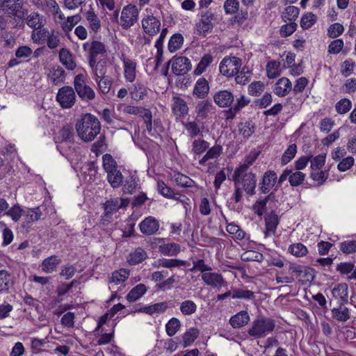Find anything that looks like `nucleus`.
I'll return each instance as SVG.
<instances>
[{
	"instance_id": "nucleus-1",
	"label": "nucleus",
	"mask_w": 356,
	"mask_h": 356,
	"mask_svg": "<svg viewBox=\"0 0 356 356\" xmlns=\"http://www.w3.org/2000/svg\"><path fill=\"white\" fill-rule=\"evenodd\" d=\"M75 128L80 139L84 142H91L99 134L102 127L96 116L86 113L77 120Z\"/></svg>"
},
{
	"instance_id": "nucleus-2",
	"label": "nucleus",
	"mask_w": 356,
	"mask_h": 356,
	"mask_svg": "<svg viewBox=\"0 0 356 356\" xmlns=\"http://www.w3.org/2000/svg\"><path fill=\"white\" fill-rule=\"evenodd\" d=\"M25 0H0V13L12 19L15 27L21 26L29 13Z\"/></svg>"
},
{
	"instance_id": "nucleus-3",
	"label": "nucleus",
	"mask_w": 356,
	"mask_h": 356,
	"mask_svg": "<svg viewBox=\"0 0 356 356\" xmlns=\"http://www.w3.org/2000/svg\"><path fill=\"white\" fill-rule=\"evenodd\" d=\"M276 327L275 321L264 316H257L248 330V334L255 339L264 338L272 333Z\"/></svg>"
},
{
	"instance_id": "nucleus-4",
	"label": "nucleus",
	"mask_w": 356,
	"mask_h": 356,
	"mask_svg": "<svg viewBox=\"0 0 356 356\" xmlns=\"http://www.w3.org/2000/svg\"><path fill=\"white\" fill-rule=\"evenodd\" d=\"M233 181L234 185L242 184L243 189L248 195H253L255 193V188L257 186L256 176L254 173L245 172L236 176L235 171L233 175Z\"/></svg>"
},
{
	"instance_id": "nucleus-5",
	"label": "nucleus",
	"mask_w": 356,
	"mask_h": 356,
	"mask_svg": "<svg viewBox=\"0 0 356 356\" xmlns=\"http://www.w3.org/2000/svg\"><path fill=\"white\" fill-rule=\"evenodd\" d=\"M74 85L76 92L82 100L88 102L95 99V91L91 87L86 84L83 74H79L75 76Z\"/></svg>"
},
{
	"instance_id": "nucleus-6",
	"label": "nucleus",
	"mask_w": 356,
	"mask_h": 356,
	"mask_svg": "<svg viewBox=\"0 0 356 356\" xmlns=\"http://www.w3.org/2000/svg\"><path fill=\"white\" fill-rule=\"evenodd\" d=\"M56 100L63 108H72L76 102V95L71 86H63L58 90Z\"/></svg>"
},
{
	"instance_id": "nucleus-7",
	"label": "nucleus",
	"mask_w": 356,
	"mask_h": 356,
	"mask_svg": "<svg viewBox=\"0 0 356 356\" xmlns=\"http://www.w3.org/2000/svg\"><path fill=\"white\" fill-rule=\"evenodd\" d=\"M241 66V60L237 57L225 58L220 63V73L227 77L233 76Z\"/></svg>"
},
{
	"instance_id": "nucleus-8",
	"label": "nucleus",
	"mask_w": 356,
	"mask_h": 356,
	"mask_svg": "<svg viewBox=\"0 0 356 356\" xmlns=\"http://www.w3.org/2000/svg\"><path fill=\"white\" fill-rule=\"evenodd\" d=\"M138 17V8L136 6L129 4L122 9L120 17V25L123 29H128L137 22Z\"/></svg>"
},
{
	"instance_id": "nucleus-9",
	"label": "nucleus",
	"mask_w": 356,
	"mask_h": 356,
	"mask_svg": "<svg viewBox=\"0 0 356 356\" xmlns=\"http://www.w3.org/2000/svg\"><path fill=\"white\" fill-rule=\"evenodd\" d=\"M233 92L229 90H221L213 95V101L220 108H229L234 104V99H236Z\"/></svg>"
},
{
	"instance_id": "nucleus-10",
	"label": "nucleus",
	"mask_w": 356,
	"mask_h": 356,
	"mask_svg": "<svg viewBox=\"0 0 356 356\" xmlns=\"http://www.w3.org/2000/svg\"><path fill=\"white\" fill-rule=\"evenodd\" d=\"M171 63L172 71L177 75H184L191 70V61L185 56L173 57Z\"/></svg>"
},
{
	"instance_id": "nucleus-11",
	"label": "nucleus",
	"mask_w": 356,
	"mask_h": 356,
	"mask_svg": "<svg viewBox=\"0 0 356 356\" xmlns=\"http://www.w3.org/2000/svg\"><path fill=\"white\" fill-rule=\"evenodd\" d=\"M215 19V15L211 11H207L202 15L200 22L197 24V29L200 35H206L213 29L212 21Z\"/></svg>"
},
{
	"instance_id": "nucleus-12",
	"label": "nucleus",
	"mask_w": 356,
	"mask_h": 356,
	"mask_svg": "<svg viewBox=\"0 0 356 356\" xmlns=\"http://www.w3.org/2000/svg\"><path fill=\"white\" fill-rule=\"evenodd\" d=\"M277 179L275 172L268 170L264 174L261 182L259 184V190L263 194H267L275 186Z\"/></svg>"
},
{
	"instance_id": "nucleus-13",
	"label": "nucleus",
	"mask_w": 356,
	"mask_h": 356,
	"mask_svg": "<svg viewBox=\"0 0 356 356\" xmlns=\"http://www.w3.org/2000/svg\"><path fill=\"white\" fill-rule=\"evenodd\" d=\"M332 297L337 300L338 305H345L348 302V286L346 283H340L332 290Z\"/></svg>"
},
{
	"instance_id": "nucleus-14",
	"label": "nucleus",
	"mask_w": 356,
	"mask_h": 356,
	"mask_svg": "<svg viewBox=\"0 0 356 356\" xmlns=\"http://www.w3.org/2000/svg\"><path fill=\"white\" fill-rule=\"evenodd\" d=\"M142 26L147 34L154 35L160 30L161 22L156 17L147 15L146 18L142 20Z\"/></svg>"
},
{
	"instance_id": "nucleus-15",
	"label": "nucleus",
	"mask_w": 356,
	"mask_h": 356,
	"mask_svg": "<svg viewBox=\"0 0 356 356\" xmlns=\"http://www.w3.org/2000/svg\"><path fill=\"white\" fill-rule=\"evenodd\" d=\"M24 21L28 26L33 29V31L43 28L46 24L45 17L35 11L27 13Z\"/></svg>"
},
{
	"instance_id": "nucleus-16",
	"label": "nucleus",
	"mask_w": 356,
	"mask_h": 356,
	"mask_svg": "<svg viewBox=\"0 0 356 356\" xmlns=\"http://www.w3.org/2000/svg\"><path fill=\"white\" fill-rule=\"evenodd\" d=\"M139 227L143 234L153 235L159 230V223L154 217L149 216L140 223Z\"/></svg>"
},
{
	"instance_id": "nucleus-17",
	"label": "nucleus",
	"mask_w": 356,
	"mask_h": 356,
	"mask_svg": "<svg viewBox=\"0 0 356 356\" xmlns=\"http://www.w3.org/2000/svg\"><path fill=\"white\" fill-rule=\"evenodd\" d=\"M250 102V99L243 95H241L239 97H236V103L229 109L226 111L227 116L226 119H233L236 113H238L242 108L248 105Z\"/></svg>"
},
{
	"instance_id": "nucleus-18",
	"label": "nucleus",
	"mask_w": 356,
	"mask_h": 356,
	"mask_svg": "<svg viewBox=\"0 0 356 356\" xmlns=\"http://www.w3.org/2000/svg\"><path fill=\"white\" fill-rule=\"evenodd\" d=\"M264 220L266 225L265 237H268L269 234H275L280 222L278 216L274 211H272L265 216Z\"/></svg>"
},
{
	"instance_id": "nucleus-19",
	"label": "nucleus",
	"mask_w": 356,
	"mask_h": 356,
	"mask_svg": "<svg viewBox=\"0 0 356 356\" xmlns=\"http://www.w3.org/2000/svg\"><path fill=\"white\" fill-rule=\"evenodd\" d=\"M209 92V85L207 80L204 77L198 79L195 84L193 95L197 98L204 99L208 95Z\"/></svg>"
},
{
	"instance_id": "nucleus-20",
	"label": "nucleus",
	"mask_w": 356,
	"mask_h": 356,
	"mask_svg": "<svg viewBox=\"0 0 356 356\" xmlns=\"http://www.w3.org/2000/svg\"><path fill=\"white\" fill-rule=\"evenodd\" d=\"M124 63V74L127 81L133 82L136 79V63L124 55L122 56Z\"/></svg>"
},
{
	"instance_id": "nucleus-21",
	"label": "nucleus",
	"mask_w": 356,
	"mask_h": 356,
	"mask_svg": "<svg viewBox=\"0 0 356 356\" xmlns=\"http://www.w3.org/2000/svg\"><path fill=\"white\" fill-rule=\"evenodd\" d=\"M215 106L208 99L199 102L195 106L197 115L201 119H205L209 113H215Z\"/></svg>"
},
{
	"instance_id": "nucleus-22",
	"label": "nucleus",
	"mask_w": 356,
	"mask_h": 356,
	"mask_svg": "<svg viewBox=\"0 0 356 356\" xmlns=\"http://www.w3.org/2000/svg\"><path fill=\"white\" fill-rule=\"evenodd\" d=\"M202 280L213 288L220 287L225 282L222 275L217 273H204L202 275Z\"/></svg>"
},
{
	"instance_id": "nucleus-23",
	"label": "nucleus",
	"mask_w": 356,
	"mask_h": 356,
	"mask_svg": "<svg viewBox=\"0 0 356 356\" xmlns=\"http://www.w3.org/2000/svg\"><path fill=\"white\" fill-rule=\"evenodd\" d=\"M292 90V84L289 79L282 77L275 83L274 92L279 97H284Z\"/></svg>"
},
{
	"instance_id": "nucleus-24",
	"label": "nucleus",
	"mask_w": 356,
	"mask_h": 356,
	"mask_svg": "<svg viewBox=\"0 0 356 356\" xmlns=\"http://www.w3.org/2000/svg\"><path fill=\"white\" fill-rule=\"evenodd\" d=\"M172 110L175 115L181 117L188 113V107L184 99L179 97H173Z\"/></svg>"
},
{
	"instance_id": "nucleus-25",
	"label": "nucleus",
	"mask_w": 356,
	"mask_h": 356,
	"mask_svg": "<svg viewBox=\"0 0 356 356\" xmlns=\"http://www.w3.org/2000/svg\"><path fill=\"white\" fill-rule=\"evenodd\" d=\"M186 261L177 259H159L154 261L153 263L152 266L154 268H172L175 267H180L186 266Z\"/></svg>"
},
{
	"instance_id": "nucleus-26",
	"label": "nucleus",
	"mask_w": 356,
	"mask_h": 356,
	"mask_svg": "<svg viewBox=\"0 0 356 356\" xmlns=\"http://www.w3.org/2000/svg\"><path fill=\"white\" fill-rule=\"evenodd\" d=\"M168 306L166 302L155 303L152 305L145 306L136 310L137 312L145 313L149 315L161 314L165 312Z\"/></svg>"
},
{
	"instance_id": "nucleus-27",
	"label": "nucleus",
	"mask_w": 356,
	"mask_h": 356,
	"mask_svg": "<svg viewBox=\"0 0 356 356\" xmlns=\"http://www.w3.org/2000/svg\"><path fill=\"white\" fill-rule=\"evenodd\" d=\"M60 263L61 259L58 256L52 255L42 261L41 268L43 272L51 273L56 270Z\"/></svg>"
},
{
	"instance_id": "nucleus-28",
	"label": "nucleus",
	"mask_w": 356,
	"mask_h": 356,
	"mask_svg": "<svg viewBox=\"0 0 356 356\" xmlns=\"http://www.w3.org/2000/svg\"><path fill=\"white\" fill-rule=\"evenodd\" d=\"M65 75V70L60 66H55L50 70L48 76L54 85L58 86L64 83Z\"/></svg>"
},
{
	"instance_id": "nucleus-29",
	"label": "nucleus",
	"mask_w": 356,
	"mask_h": 356,
	"mask_svg": "<svg viewBox=\"0 0 356 356\" xmlns=\"http://www.w3.org/2000/svg\"><path fill=\"white\" fill-rule=\"evenodd\" d=\"M256 125L252 120H247L238 124V132L244 139H248L255 131Z\"/></svg>"
},
{
	"instance_id": "nucleus-30",
	"label": "nucleus",
	"mask_w": 356,
	"mask_h": 356,
	"mask_svg": "<svg viewBox=\"0 0 356 356\" xmlns=\"http://www.w3.org/2000/svg\"><path fill=\"white\" fill-rule=\"evenodd\" d=\"M74 133L72 126L67 124L59 131L58 140L59 143H73Z\"/></svg>"
},
{
	"instance_id": "nucleus-31",
	"label": "nucleus",
	"mask_w": 356,
	"mask_h": 356,
	"mask_svg": "<svg viewBox=\"0 0 356 356\" xmlns=\"http://www.w3.org/2000/svg\"><path fill=\"white\" fill-rule=\"evenodd\" d=\"M249 321L250 316L248 312L242 311L231 317L229 323L234 328H239L248 324Z\"/></svg>"
},
{
	"instance_id": "nucleus-32",
	"label": "nucleus",
	"mask_w": 356,
	"mask_h": 356,
	"mask_svg": "<svg viewBox=\"0 0 356 356\" xmlns=\"http://www.w3.org/2000/svg\"><path fill=\"white\" fill-rule=\"evenodd\" d=\"M207 149V153L199 161V163L201 165H205V163L210 159L218 158L222 152V147L220 145H216Z\"/></svg>"
},
{
	"instance_id": "nucleus-33",
	"label": "nucleus",
	"mask_w": 356,
	"mask_h": 356,
	"mask_svg": "<svg viewBox=\"0 0 356 356\" xmlns=\"http://www.w3.org/2000/svg\"><path fill=\"white\" fill-rule=\"evenodd\" d=\"M60 62L69 70H72L76 67V63L72 59V56L70 51L63 48L59 51Z\"/></svg>"
},
{
	"instance_id": "nucleus-34",
	"label": "nucleus",
	"mask_w": 356,
	"mask_h": 356,
	"mask_svg": "<svg viewBox=\"0 0 356 356\" xmlns=\"http://www.w3.org/2000/svg\"><path fill=\"white\" fill-rule=\"evenodd\" d=\"M147 287L143 284H139L134 286L127 295L126 299L129 302H133L141 298L146 292Z\"/></svg>"
},
{
	"instance_id": "nucleus-35",
	"label": "nucleus",
	"mask_w": 356,
	"mask_h": 356,
	"mask_svg": "<svg viewBox=\"0 0 356 356\" xmlns=\"http://www.w3.org/2000/svg\"><path fill=\"white\" fill-rule=\"evenodd\" d=\"M331 312L332 317L338 321L346 322L350 318L349 309L344 305H339V307L332 309Z\"/></svg>"
},
{
	"instance_id": "nucleus-36",
	"label": "nucleus",
	"mask_w": 356,
	"mask_h": 356,
	"mask_svg": "<svg viewBox=\"0 0 356 356\" xmlns=\"http://www.w3.org/2000/svg\"><path fill=\"white\" fill-rule=\"evenodd\" d=\"M147 257V252L143 248H138L129 254L127 261L130 265H136L143 261Z\"/></svg>"
},
{
	"instance_id": "nucleus-37",
	"label": "nucleus",
	"mask_w": 356,
	"mask_h": 356,
	"mask_svg": "<svg viewBox=\"0 0 356 356\" xmlns=\"http://www.w3.org/2000/svg\"><path fill=\"white\" fill-rule=\"evenodd\" d=\"M13 284L10 274L7 270H0V293H7Z\"/></svg>"
},
{
	"instance_id": "nucleus-38",
	"label": "nucleus",
	"mask_w": 356,
	"mask_h": 356,
	"mask_svg": "<svg viewBox=\"0 0 356 356\" xmlns=\"http://www.w3.org/2000/svg\"><path fill=\"white\" fill-rule=\"evenodd\" d=\"M159 252L167 256H176L180 252V245L175 243H169L160 245L159 247Z\"/></svg>"
},
{
	"instance_id": "nucleus-39",
	"label": "nucleus",
	"mask_w": 356,
	"mask_h": 356,
	"mask_svg": "<svg viewBox=\"0 0 356 356\" xmlns=\"http://www.w3.org/2000/svg\"><path fill=\"white\" fill-rule=\"evenodd\" d=\"M107 173V180L113 188H118L122 185L123 175L120 170H114Z\"/></svg>"
},
{
	"instance_id": "nucleus-40",
	"label": "nucleus",
	"mask_w": 356,
	"mask_h": 356,
	"mask_svg": "<svg viewBox=\"0 0 356 356\" xmlns=\"http://www.w3.org/2000/svg\"><path fill=\"white\" fill-rule=\"evenodd\" d=\"M85 16L88 22L89 28L94 32H97L100 29L101 22L97 15L95 13L93 9L90 8V10L87 11L85 13Z\"/></svg>"
},
{
	"instance_id": "nucleus-41",
	"label": "nucleus",
	"mask_w": 356,
	"mask_h": 356,
	"mask_svg": "<svg viewBox=\"0 0 356 356\" xmlns=\"http://www.w3.org/2000/svg\"><path fill=\"white\" fill-rule=\"evenodd\" d=\"M300 9L293 6H289L285 8L284 12L282 13V19L284 22L289 21L290 22H295L298 17Z\"/></svg>"
},
{
	"instance_id": "nucleus-42",
	"label": "nucleus",
	"mask_w": 356,
	"mask_h": 356,
	"mask_svg": "<svg viewBox=\"0 0 356 356\" xmlns=\"http://www.w3.org/2000/svg\"><path fill=\"white\" fill-rule=\"evenodd\" d=\"M157 188L159 193L165 197L175 200H178L179 197H181V194L175 193L173 190L171 188L168 187L163 181H158Z\"/></svg>"
},
{
	"instance_id": "nucleus-43",
	"label": "nucleus",
	"mask_w": 356,
	"mask_h": 356,
	"mask_svg": "<svg viewBox=\"0 0 356 356\" xmlns=\"http://www.w3.org/2000/svg\"><path fill=\"white\" fill-rule=\"evenodd\" d=\"M200 332L197 328L191 327L187 330L182 336V341L180 343L184 348L191 345L199 336Z\"/></svg>"
},
{
	"instance_id": "nucleus-44",
	"label": "nucleus",
	"mask_w": 356,
	"mask_h": 356,
	"mask_svg": "<svg viewBox=\"0 0 356 356\" xmlns=\"http://www.w3.org/2000/svg\"><path fill=\"white\" fill-rule=\"evenodd\" d=\"M258 154H259L257 153H250L248 154L245 159L244 163L236 168V176H239L240 175H242V173L247 172L249 167L252 165L257 159Z\"/></svg>"
},
{
	"instance_id": "nucleus-45",
	"label": "nucleus",
	"mask_w": 356,
	"mask_h": 356,
	"mask_svg": "<svg viewBox=\"0 0 356 356\" xmlns=\"http://www.w3.org/2000/svg\"><path fill=\"white\" fill-rule=\"evenodd\" d=\"M129 276V270L126 268H120L119 270H115L112 273L109 282L114 283L118 285L124 282Z\"/></svg>"
},
{
	"instance_id": "nucleus-46",
	"label": "nucleus",
	"mask_w": 356,
	"mask_h": 356,
	"mask_svg": "<svg viewBox=\"0 0 356 356\" xmlns=\"http://www.w3.org/2000/svg\"><path fill=\"white\" fill-rule=\"evenodd\" d=\"M213 58L209 54H207L202 57L200 60L197 67L194 70V74L195 75H200L202 74L207 69V67L213 62Z\"/></svg>"
},
{
	"instance_id": "nucleus-47",
	"label": "nucleus",
	"mask_w": 356,
	"mask_h": 356,
	"mask_svg": "<svg viewBox=\"0 0 356 356\" xmlns=\"http://www.w3.org/2000/svg\"><path fill=\"white\" fill-rule=\"evenodd\" d=\"M209 147V143L203 139H196L193 142L191 152L196 156L204 153Z\"/></svg>"
},
{
	"instance_id": "nucleus-48",
	"label": "nucleus",
	"mask_w": 356,
	"mask_h": 356,
	"mask_svg": "<svg viewBox=\"0 0 356 356\" xmlns=\"http://www.w3.org/2000/svg\"><path fill=\"white\" fill-rule=\"evenodd\" d=\"M280 63L278 61H270L266 65L267 76L270 79L277 78L280 75Z\"/></svg>"
},
{
	"instance_id": "nucleus-49",
	"label": "nucleus",
	"mask_w": 356,
	"mask_h": 356,
	"mask_svg": "<svg viewBox=\"0 0 356 356\" xmlns=\"http://www.w3.org/2000/svg\"><path fill=\"white\" fill-rule=\"evenodd\" d=\"M174 179L177 185L184 188H191L195 184L192 179L180 172H175Z\"/></svg>"
},
{
	"instance_id": "nucleus-50",
	"label": "nucleus",
	"mask_w": 356,
	"mask_h": 356,
	"mask_svg": "<svg viewBox=\"0 0 356 356\" xmlns=\"http://www.w3.org/2000/svg\"><path fill=\"white\" fill-rule=\"evenodd\" d=\"M289 252L296 257L305 256L307 252V247L301 243H296L289 245Z\"/></svg>"
},
{
	"instance_id": "nucleus-51",
	"label": "nucleus",
	"mask_w": 356,
	"mask_h": 356,
	"mask_svg": "<svg viewBox=\"0 0 356 356\" xmlns=\"http://www.w3.org/2000/svg\"><path fill=\"white\" fill-rule=\"evenodd\" d=\"M184 38L180 33H175L172 35L168 42V49L170 52H175L178 50L182 45Z\"/></svg>"
},
{
	"instance_id": "nucleus-52",
	"label": "nucleus",
	"mask_w": 356,
	"mask_h": 356,
	"mask_svg": "<svg viewBox=\"0 0 356 356\" xmlns=\"http://www.w3.org/2000/svg\"><path fill=\"white\" fill-rule=\"evenodd\" d=\"M317 21V17L312 13H307L303 15L300 20V26L303 30L309 29Z\"/></svg>"
},
{
	"instance_id": "nucleus-53",
	"label": "nucleus",
	"mask_w": 356,
	"mask_h": 356,
	"mask_svg": "<svg viewBox=\"0 0 356 356\" xmlns=\"http://www.w3.org/2000/svg\"><path fill=\"white\" fill-rule=\"evenodd\" d=\"M120 207L118 200H107L104 204V216L110 218L114 212H116Z\"/></svg>"
},
{
	"instance_id": "nucleus-54",
	"label": "nucleus",
	"mask_w": 356,
	"mask_h": 356,
	"mask_svg": "<svg viewBox=\"0 0 356 356\" xmlns=\"http://www.w3.org/2000/svg\"><path fill=\"white\" fill-rule=\"evenodd\" d=\"M106 52V46L99 41L93 40L91 42L89 49V54L97 57L99 54H104Z\"/></svg>"
},
{
	"instance_id": "nucleus-55",
	"label": "nucleus",
	"mask_w": 356,
	"mask_h": 356,
	"mask_svg": "<svg viewBox=\"0 0 356 356\" xmlns=\"http://www.w3.org/2000/svg\"><path fill=\"white\" fill-rule=\"evenodd\" d=\"M232 298L235 299L252 300L254 299V292L250 290H245L237 288H232Z\"/></svg>"
},
{
	"instance_id": "nucleus-56",
	"label": "nucleus",
	"mask_w": 356,
	"mask_h": 356,
	"mask_svg": "<svg viewBox=\"0 0 356 356\" xmlns=\"http://www.w3.org/2000/svg\"><path fill=\"white\" fill-rule=\"evenodd\" d=\"M297 152V145L291 144L289 145L288 148L285 150L281 158V163L282 165H286L289 163L296 156Z\"/></svg>"
},
{
	"instance_id": "nucleus-57",
	"label": "nucleus",
	"mask_w": 356,
	"mask_h": 356,
	"mask_svg": "<svg viewBox=\"0 0 356 356\" xmlns=\"http://www.w3.org/2000/svg\"><path fill=\"white\" fill-rule=\"evenodd\" d=\"M181 327V323L178 318H172L165 325V331L168 336H174Z\"/></svg>"
},
{
	"instance_id": "nucleus-58",
	"label": "nucleus",
	"mask_w": 356,
	"mask_h": 356,
	"mask_svg": "<svg viewBox=\"0 0 356 356\" xmlns=\"http://www.w3.org/2000/svg\"><path fill=\"white\" fill-rule=\"evenodd\" d=\"M104 170L108 172L118 169V164L115 160L110 154H106L102 156Z\"/></svg>"
},
{
	"instance_id": "nucleus-59",
	"label": "nucleus",
	"mask_w": 356,
	"mask_h": 356,
	"mask_svg": "<svg viewBox=\"0 0 356 356\" xmlns=\"http://www.w3.org/2000/svg\"><path fill=\"white\" fill-rule=\"evenodd\" d=\"M147 91L145 86L142 83H136L131 91L132 99L135 100H140L147 95Z\"/></svg>"
},
{
	"instance_id": "nucleus-60",
	"label": "nucleus",
	"mask_w": 356,
	"mask_h": 356,
	"mask_svg": "<svg viewBox=\"0 0 356 356\" xmlns=\"http://www.w3.org/2000/svg\"><path fill=\"white\" fill-rule=\"evenodd\" d=\"M197 309L196 304L192 300H184L181 303L180 311L184 315H191Z\"/></svg>"
},
{
	"instance_id": "nucleus-61",
	"label": "nucleus",
	"mask_w": 356,
	"mask_h": 356,
	"mask_svg": "<svg viewBox=\"0 0 356 356\" xmlns=\"http://www.w3.org/2000/svg\"><path fill=\"white\" fill-rule=\"evenodd\" d=\"M305 178V174L300 171H296L295 172H291L289 177V181L290 185L293 187L298 186L302 184L303 181Z\"/></svg>"
},
{
	"instance_id": "nucleus-62",
	"label": "nucleus",
	"mask_w": 356,
	"mask_h": 356,
	"mask_svg": "<svg viewBox=\"0 0 356 356\" xmlns=\"http://www.w3.org/2000/svg\"><path fill=\"white\" fill-rule=\"evenodd\" d=\"M98 83L99 89L102 94H107L112 85V81L108 76L99 77L96 81Z\"/></svg>"
},
{
	"instance_id": "nucleus-63",
	"label": "nucleus",
	"mask_w": 356,
	"mask_h": 356,
	"mask_svg": "<svg viewBox=\"0 0 356 356\" xmlns=\"http://www.w3.org/2000/svg\"><path fill=\"white\" fill-rule=\"evenodd\" d=\"M264 90V84L260 81H254L248 86V93L252 96L257 97Z\"/></svg>"
},
{
	"instance_id": "nucleus-64",
	"label": "nucleus",
	"mask_w": 356,
	"mask_h": 356,
	"mask_svg": "<svg viewBox=\"0 0 356 356\" xmlns=\"http://www.w3.org/2000/svg\"><path fill=\"white\" fill-rule=\"evenodd\" d=\"M352 107L351 102L347 99L343 98L339 101L335 106L336 111L339 114H345L348 112Z\"/></svg>"
}]
</instances>
